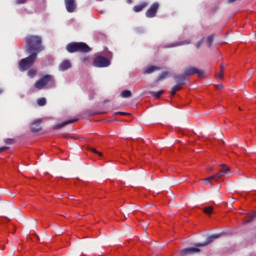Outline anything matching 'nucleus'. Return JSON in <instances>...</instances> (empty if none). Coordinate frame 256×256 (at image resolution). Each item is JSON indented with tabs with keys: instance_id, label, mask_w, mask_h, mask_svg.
<instances>
[{
	"instance_id": "obj_1",
	"label": "nucleus",
	"mask_w": 256,
	"mask_h": 256,
	"mask_svg": "<svg viewBox=\"0 0 256 256\" xmlns=\"http://www.w3.org/2000/svg\"><path fill=\"white\" fill-rule=\"evenodd\" d=\"M26 51L29 54L39 55L44 50L42 37L39 35H27L25 38Z\"/></svg>"
},
{
	"instance_id": "obj_2",
	"label": "nucleus",
	"mask_w": 256,
	"mask_h": 256,
	"mask_svg": "<svg viewBox=\"0 0 256 256\" xmlns=\"http://www.w3.org/2000/svg\"><path fill=\"white\" fill-rule=\"evenodd\" d=\"M66 50L69 53H75V52L88 53L91 51V48L84 42H72L66 46Z\"/></svg>"
},
{
	"instance_id": "obj_3",
	"label": "nucleus",
	"mask_w": 256,
	"mask_h": 256,
	"mask_svg": "<svg viewBox=\"0 0 256 256\" xmlns=\"http://www.w3.org/2000/svg\"><path fill=\"white\" fill-rule=\"evenodd\" d=\"M37 60V55L36 54H30V56L22 59L19 63V69L21 71H25L29 68H31V66L33 64H35V61Z\"/></svg>"
},
{
	"instance_id": "obj_4",
	"label": "nucleus",
	"mask_w": 256,
	"mask_h": 256,
	"mask_svg": "<svg viewBox=\"0 0 256 256\" xmlns=\"http://www.w3.org/2000/svg\"><path fill=\"white\" fill-rule=\"evenodd\" d=\"M54 78L51 75H45L40 78L35 84L34 87L38 90L43 89L49 82H53Z\"/></svg>"
},
{
	"instance_id": "obj_5",
	"label": "nucleus",
	"mask_w": 256,
	"mask_h": 256,
	"mask_svg": "<svg viewBox=\"0 0 256 256\" xmlns=\"http://www.w3.org/2000/svg\"><path fill=\"white\" fill-rule=\"evenodd\" d=\"M93 65L97 68H105L110 65V60L103 56H97L93 60Z\"/></svg>"
},
{
	"instance_id": "obj_6",
	"label": "nucleus",
	"mask_w": 256,
	"mask_h": 256,
	"mask_svg": "<svg viewBox=\"0 0 256 256\" xmlns=\"http://www.w3.org/2000/svg\"><path fill=\"white\" fill-rule=\"evenodd\" d=\"M184 73L186 74L187 78L195 74H197L199 78L205 77V72L196 67H187Z\"/></svg>"
},
{
	"instance_id": "obj_7",
	"label": "nucleus",
	"mask_w": 256,
	"mask_h": 256,
	"mask_svg": "<svg viewBox=\"0 0 256 256\" xmlns=\"http://www.w3.org/2000/svg\"><path fill=\"white\" fill-rule=\"evenodd\" d=\"M220 234H213L207 237V240L202 243H197L196 247H206L214 242V240L219 239Z\"/></svg>"
},
{
	"instance_id": "obj_8",
	"label": "nucleus",
	"mask_w": 256,
	"mask_h": 256,
	"mask_svg": "<svg viewBox=\"0 0 256 256\" xmlns=\"http://www.w3.org/2000/svg\"><path fill=\"white\" fill-rule=\"evenodd\" d=\"M159 3L158 2H154L151 6H150V8L147 10V12H146V16L148 17V18H153V17H155L156 16V14H157V11H158V9H159Z\"/></svg>"
},
{
	"instance_id": "obj_9",
	"label": "nucleus",
	"mask_w": 256,
	"mask_h": 256,
	"mask_svg": "<svg viewBox=\"0 0 256 256\" xmlns=\"http://www.w3.org/2000/svg\"><path fill=\"white\" fill-rule=\"evenodd\" d=\"M197 253H200V249L197 247L185 248V249H182L180 252V254L182 256L193 255V254H197Z\"/></svg>"
},
{
	"instance_id": "obj_10",
	"label": "nucleus",
	"mask_w": 256,
	"mask_h": 256,
	"mask_svg": "<svg viewBox=\"0 0 256 256\" xmlns=\"http://www.w3.org/2000/svg\"><path fill=\"white\" fill-rule=\"evenodd\" d=\"M173 78L175 79L176 83L183 86L186 84V80L188 78V76L185 74H174Z\"/></svg>"
},
{
	"instance_id": "obj_11",
	"label": "nucleus",
	"mask_w": 256,
	"mask_h": 256,
	"mask_svg": "<svg viewBox=\"0 0 256 256\" xmlns=\"http://www.w3.org/2000/svg\"><path fill=\"white\" fill-rule=\"evenodd\" d=\"M64 2H65L66 10H67L69 13H72V12L75 11V9H76L75 0H64Z\"/></svg>"
},
{
	"instance_id": "obj_12",
	"label": "nucleus",
	"mask_w": 256,
	"mask_h": 256,
	"mask_svg": "<svg viewBox=\"0 0 256 256\" xmlns=\"http://www.w3.org/2000/svg\"><path fill=\"white\" fill-rule=\"evenodd\" d=\"M11 209H13V206H7V204H4L3 206V213L4 215H2V218L11 221Z\"/></svg>"
},
{
	"instance_id": "obj_13",
	"label": "nucleus",
	"mask_w": 256,
	"mask_h": 256,
	"mask_svg": "<svg viewBox=\"0 0 256 256\" xmlns=\"http://www.w3.org/2000/svg\"><path fill=\"white\" fill-rule=\"evenodd\" d=\"M41 129V120L34 121L30 126V130L32 131V133H39Z\"/></svg>"
},
{
	"instance_id": "obj_14",
	"label": "nucleus",
	"mask_w": 256,
	"mask_h": 256,
	"mask_svg": "<svg viewBox=\"0 0 256 256\" xmlns=\"http://www.w3.org/2000/svg\"><path fill=\"white\" fill-rule=\"evenodd\" d=\"M78 119L77 118H74V119H70V120H67V121H64L60 124H57L53 127V129H62V127H65V125H70V123H76Z\"/></svg>"
},
{
	"instance_id": "obj_15",
	"label": "nucleus",
	"mask_w": 256,
	"mask_h": 256,
	"mask_svg": "<svg viewBox=\"0 0 256 256\" xmlns=\"http://www.w3.org/2000/svg\"><path fill=\"white\" fill-rule=\"evenodd\" d=\"M70 67H71L70 61L65 60V61H63V62L60 64L59 69H60L61 71H66V70H68Z\"/></svg>"
},
{
	"instance_id": "obj_16",
	"label": "nucleus",
	"mask_w": 256,
	"mask_h": 256,
	"mask_svg": "<svg viewBox=\"0 0 256 256\" xmlns=\"http://www.w3.org/2000/svg\"><path fill=\"white\" fill-rule=\"evenodd\" d=\"M222 169H220V171L218 173H221V177H224V175H226V173H229L230 171V167L227 166L226 164H221Z\"/></svg>"
},
{
	"instance_id": "obj_17",
	"label": "nucleus",
	"mask_w": 256,
	"mask_h": 256,
	"mask_svg": "<svg viewBox=\"0 0 256 256\" xmlns=\"http://www.w3.org/2000/svg\"><path fill=\"white\" fill-rule=\"evenodd\" d=\"M161 68L160 67H157V66H150L148 67L145 71H144V74H151L155 71H159Z\"/></svg>"
},
{
	"instance_id": "obj_18",
	"label": "nucleus",
	"mask_w": 256,
	"mask_h": 256,
	"mask_svg": "<svg viewBox=\"0 0 256 256\" xmlns=\"http://www.w3.org/2000/svg\"><path fill=\"white\" fill-rule=\"evenodd\" d=\"M168 72L167 71H164L162 72L157 78L156 80L154 81L155 83H158L160 81H162L163 79H165L167 76H168Z\"/></svg>"
},
{
	"instance_id": "obj_19",
	"label": "nucleus",
	"mask_w": 256,
	"mask_h": 256,
	"mask_svg": "<svg viewBox=\"0 0 256 256\" xmlns=\"http://www.w3.org/2000/svg\"><path fill=\"white\" fill-rule=\"evenodd\" d=\"M181 89H182V85L176 83V85L171 89V96H175L176 92Z\"/></svg>"
},
{
	"instance_id": "obj_20",
	"label": "nucleus",
	"mask_w": 256,
	"mask_h": 256,
	"mask_svg": "<svg viewBox=\"0 0 256 256\" xmlns=\"http://www.w3.org/2000/svg\"><path fill=\"white\" fill-rule=\"evenodd\" d=\"M146 6H147L146 3H143L141 5H136L134 6L133 10L138 13V12H141Z\"/></svg>"
},
{
	"instance_id": "obj_21",
	"label": "nucleus",
	"mask_w": 256,
	"mask_h": 256,
	"mask_svg": "<svg viewBox=\"0 0 256 256\" xmlns=\"http://www.w3.org/2000/svg\"><path fill=\"white\" fill-rule=\"evenodd\" d=\"M204 214H206L207 216H211V214L213 213V207L212 206H208L205 207L203 209Z\"/></svg>"
},
{
	"instance_id": "obj_22",
	"label": "nucleus",
	"mask_w": 256,
	"mask_h": 256,
	"mask_svg": "<svg viewBox=\"0 0 256 256\" xmlns=\"http://www.w3.org/2000/svg\"><path fill=\"white\" fill-rule=\"evenodd\" d=\"M121 96H122L123 98H129V97L132 96V93H131L130 90H124V91H122Z\"/></svg>"
},
{
	"instance_id": "obj_23",
	"label": "nucleus",
	"mask_w": 256,
	"mask_h": 256,
	"mask_svg": "<svg viewBox=\"0 0 256 256\" xmlns=\"http://www.w3.org/2000/svg\"><path fill=\"white\" fill-rule=\"evenodd\" d=\"M163 90H160L158 92H150L151 95H153L156 98H159L163 94Z\"/></svg>"
},
{
	"instance_id": "obj_24",
	"label": "nucleus",
	"mask_w": 256,
	"mask_h": 256,
	"mask_svg": "<svg viewBox=\"0 0 256 256\" xmlns=\"http://www.w3.org/2000/svg\"><path fill=\"white\" fill-rule=\"evenodd\" d=\"M213 41H214V35H210V36L207 38V43H208V46H209V47L212 46Z\"/></svg>"
},
{
	"instance_id": "obj_25",
	"label": "nucleus",
	"mask_w": 256,
	"mask_h": 256,
	"mask_svg": "<svg viewBox=\"0 0 256 256\" xmlns=\"http://www.w3.org/2000/svg\"><path fill=\"white\" fill-rule=\"evenodd\" d=\"M221 175H222V172L216 173V174L210 176L208 179H210V181H211V179H221Z\"/></svg>"
},
{
	"instance_id": "obj_26",
	"label": "nucleus",
	"mask_w": 256,
	"mask_h": 256,
	"mask_svg": "<svg viewBox=\"0 0 256 256\" xmlns=\"http://www.w3.org/2000/svg\"><path fill=\"white\" fill-rule=\"evenodd\" d=\"M46 99L45 98H40V99H38L37 100V103H38V105H40V106H44L45 104H46Z\"/></svg>"
},
{
	"instance_id": "obj_27",
	"label": "nucleus",
	"mask_w": 256,
	"mask_h": 256,
	"mask_svg": "<svg viewBox=\"0 0 256 256\" xmlns=\"http://www.w3.org/2000/svg\"><path fill=\"white\" fill-rule=\"evenodd\" d=\"M4 143H6V145H13V143H15V140L8 138L4 140Z\"/></svg>"
},
{
	"instance_id": "obj_28",
	"label": "nucleus",
	"mask_w": 256,
	"mask_h": 256,
	"mask_svg": "<svg viewBox=\"0 0 256 256\" xmlns=\"http://www.w3.org/2000/svg\"><path fill=\"white\" fill-rule=\"evenodd\" d=\"M35 75H37V71L33 69L28 71V76H30L31 78L35 77Z\"/></svg>"
},
{
	"instance_id": "obj_29",
	"label": "nucleus",
	"mask_w": 256,
	"mask_h": 256,
	"mask_svg": "<svg viewBox=\"0 0 256 256\" xmlns=\"http://www.w3.org/2000/svg\"><path fill=\"white\" fill-rule=\"evenodd\" d=\"M255 218H256V213H254L253 215H251L250 219L246 221V224L251 223Z\"/></svg>"
},
{
	"instance_id": "obj_30",
	"label": "nucleus",
	"mask_w": 256,
	"mask_h": 256,
	"mask_svg": "<svg viewBox=\"0 0 256 256\" xmlns=\"http://www.w3.org/2000/svg\"><path fill=\"white\" fill-rule=\"evenodd\" d=\"M90 151H92V153H95L96 155H99L100 157H102V153L98 152L95 148H90Z\"/></svg>"
},
{
	"instance_id": "obj_31",
	"label": "nucleus",
	"mask_w": 256,
	"mask_h": 256,
	"mask_svg": "<svg viewBox=\"0 0 256 256\" xmlns=\"http://www.w3.org/2000/svg\"><path fill=\"white\" fill-rule=\"evenodd\" d=\"M204 43V38H202L197 44H196V48L199 49L202 44Z\"/></svg>"
},
{
	"instance_id": "obj_32",
	"label": "nucleus",
	"mask_w": 256,
	"mask_h": 256,
	"mask_svg": "<svg viewBox=\"0 0 256 256\" xmlns=\"http://www.w3.org/2000/svg\"><path fill=\"white\" fill-rule=\"evenodd\" d=\"M224 76V71L220 70V72L216 75L217 78L222 79Z\"/></svg>"
},
{
	"instance_id": "obj_33",
	"label": "nucleus",
	"mask_w": 256,
	"mask_h": 256,
	"mask_svg": "<svg viewBox=\"0 0 256 256\" xmlns=\"http://www.w3.org/2000/svg\"><path fill=\"white\" fill-rule=\"evenodd\" d=\"M202 181H204V183H207L208 185H213L212 182L210 181V178H205Z\"/></svg>"
},
{
	"instance_id": "obj_34",
	"label": "nucleus",
	"mask_w": 256,
	"mask_h": 256,
	"mask_svg": "<svg viewBox=\"0 0 256 256\" xmlns=\"http://www.w3.org/2000/svg\"><path fill=\"white\" fill-rule=\"evenodd\" d=\"M191 41L190 40H186V41H183L180 43V45H187V44H190Z\"/></svg>"
},
{
	"instance_id": "obj_35",
	"label": "nucleus",
	"mask_w": 256,
	"mask_h": 256,
	"mask_svg": "<svg viewBox=\"0 0 256 256\" xmlns=\"http://www.w3.org/2000/svg\"><path fill=\"white\" fill-rule=\"evenodd\" d=\"M7 150H9V146H2L1 147V151L3 152V151H7Z\"/></svg>"
},
{
	"instance_id": "obj_36",
	"label": "nucleus",
	"mask_w": 256,
	"mask_h": 256,
	"mask_svg": "<svg viewBox=\"0 0 256 256\" xmlns=\"http://www.w3.org/2000/svg\"><path fill=\"white\" fill-rule=\"evenodd\" d=\"M25 2H27V0H16V3H17V4H23V3H25Z\"/></svg>"
},
{
	"instance_id": "obj_37",
	"label": "nucleus",
	"mask_w": 256,
	"mask_h": 256,
	"mask_svg": "<svg viewBox=\"0 0 256 256\" xmlns=\"http://www.w3.org/2000/svg\"><path fill=\"white\" fill-rule=\"evenodd\" d=\"M253 73H254V72L251 71V70L248 71L249 79H251V78L253 77Z\"/></svg>"
},
{
	"instance_id": "obj_38",
	"label": "nucleus",
	"mask_w": 256,
	"mask_h": 256,
	"mask_svg": "<svg viewBox=\"0 0 256 256\" xmlns=\"http://www.w3.org/2000/svg\"><path fill=\"white\" fill-rule=\"evenodd\" d=\"M116 114L127 115L128 113L119 111V112H116Z\"/></svg>"
},
{
	"instance_id": "obj_39",
	"label": "nucleus",
	"mask_w": 256,
	"mask_h": 256,
	"mask_svg": "<svg viewBox=\"0 0 256 256\" xmlns=\"http://www.w3.org/2000/svg\"><path fill=\"white\" fill-rule=\"evenodd\" d=\"M220 71H224V66H223V64L220 66Z\"/></svg>"
},
{
	"instance_id": "obj_40",
	"label": "nucleus",
	"mask_w": 256,
	"mask_h": 256,
	"mask_svg": "<svg viewBox=\"0 0 256 256\" xmlns=\"http://www.w3.org/2000/svg\"><path fill=\"white\" fill-rule=\"evenodd\" d=\"M218 89H221L223 86L220 84V85H217L216 86Z\"/></svg>"
},
{
	"instance_id": "obj_41",
	"label": "nucleus",
	"mask_w": 256,
	"mask_h": 256,
	"mask_svg": "<svg viewBox=\"0 0 256 256\" xmlns=\"http://www.w3.org/2000/svg\"><path fill=\"white\" fill-rule=\"evenodd\" d=\"M208 170H209V171H213V166H210V167L208 168Z\"/></svg>"
},
{
	"instance_id": "obj_42",
	"label": "nucleus",
	"mask_w": 256,
	"mask_h": 256,
	"mask_svg": "<svg viewBox=\"0 0 256 256\" xmlns=\"http://www.w3.org/2000/svg\"><path fill=\"white\" fill-rule=\"evenodd\" d=\"M235 1H237V0H228L229 3H233Z\"/></svg>"
},
{
	"instance_id": "obj_43",
	"label": "nucleus",
	"mask_w": 256,
	"mask_h": 256,
	"mask_svg": "<svg viewBox=\"0 0 256 256\" xmlns=\"http://www.w3.org/2000/svg\"><path fill=\"white\" fill-rule=\"evenodd\" d=\"M135 211H137V209H131V212H135Z\"/></svg>"
},
{
	"instance_id": "obj_44",
	"label": "nucleus",
	"mask_w": 256,
	"mask_h": 256,
	"mask_svg": "<svg viewBox=\"0 0 256 256\" xmlns=\"http://www.w3.org/2000/svg\"><path fill=\"white\" fill-rule=\"evenodd\" d=\"M175 45H172L171 47H174Z\"/></svg>"
}]
</instances>
